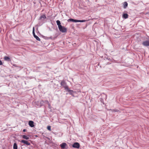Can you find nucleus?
<instances>
[{
	"label": "nucleus",
	"mask_w": 149,
	"mask_h": 149,
	"mask_svg": "<svg viewBox=\"0 0 149 149\" xmlns=\"http://www.w3.org/2000/svg\"><path fill=\"white\" fill-rule=\"evenodd\" d=\"M61 85L63 86L65 90H66L68 88L67 86L66 83L64 81H62L61 82Z\"/></svg>",
	"instance_id": "f257e3e1"
},
{
	"label": "nucleus",
	"mask_w": 149,
	"mask_h": 149,
	"mask_svg": "<svg viewBox=\"0 0 149 149\" xmlns=\"http://www.w3.org/2000/svg\"><path fill=\"white\" fill-rule=\"evenodd\" d=\"M33 34L34 37L38 41H40V39L37 36L35 35V28L33 27Z\"/></svg>",
	"instance_id": "f03ea898"
},
{
	"label": "nucleus",
	"mask_w": 149,
	"mask_h": 149,
	"mask_svg": "<svg viewBox=\"0 0 149 149\" xmlns=\"http://www.w3.org/2000/svg\"><path fill=\"white\" fill-rule=\"evenodd\" d=\"M58 29L59 31L62 33H65L67 31V29L63 26H62Z\"/></svg>",
	"instance_id": "7ed1b4c3"
},
{
	"label": "nucleus",
	"mask_w": 149,
	"mask_h": 149,
	"mask_svg": "<svg viewBox=\"0 0 149 149\" xmlns=\"http://www.w3.org/2000/svg\"><path fill=\"white\" fill-rule=\"evenodd\" d=\"M72 147L74 148H78L80 147V145L78 143L75 142L72 145Z\"/></svg>",
	"instance_id": "20e7f679"
},
{
	"label": "nucleus",
	"mask_w": 149,
	"mask_h": 149,
	"mask_svg": "<svg viewBox=\"0 0 149 149\" xmlns=\"http://www.w3.org/2000/svg\"><path fill=\"white\" fill-rule=\"evenodd\" d=\"M142 45L145 46H149V40L144 41L142 42Z\"/></svg>",
	"instance_id": "39448f33"
},
{
	"label": "nucleus",
	"mask_w": 149,
	"mask_h": 149,
	"mask_svg": "<svg viewBox=\"0 0 149 149\" xmlns=\"http://www.w3.org/2000/svg\"><path fill=\"white\" fill-rule=\"evenodd\" d=\"M60 146L62 149H64L65 148L66 146H67V144L65 143H63Z\"/></svg>",
	"instance_id": "423d86ee"
},
{
	"label": "nucleus",
	"mask_w": 149,
	"mask_h": 149,
	"mask_svg": "<svg viewBox=\"0 0 149 149\" xmlns=\"http://www.w3.org/2000/svg\"><path fill=\"white\" fill-rule=\"evenodd\" d=\"M21 142L27 145H31V144L29 142L27 141L26 140H22Z\"/></svg>",
	"instance_id": "0eeeda50"
},
{
	"label": "nucleus",
	"mask_w": 149,
	"mask_h": 149,
	"mask_svg": "<svg viewBox=\"0 0 149 149\" xmlns=\"http://www.w3.org/2000/svg\"><path fill=\"white\" fill-rule=\"evenodd\" d=\"M29 124L30 127H34V122L32 121H29Z\"/></svg>",
	"instance_id": "6e6552de"
},
{
	"label": "nucleus",
	"mask_w": 149,
	"mask_h": 149,
	"mask_svg": "<svg viewBox=\"0 0 149 149\" xmlns=\"http://www.w3.org/2000/svg\"><path fill=\"white\" fill-rule=\"evenodd\" d=\"M4 60L8 61H11V59L8 56H5L4 57Z\"/></svg>",
	"instance_id": "1a4fd4ad"
},
{
	"label": "nucleus",
	"mask_w": 149,
	"mask_h": 149,
	"mask_svg": "<svg viewBox=\"0 0 149 149\" xmlns=\"http://www.w3.org/2000/svg\"><path fill=\"white\" fill-rule=\"evenodd\" d=\"M66 90H67V91L70 94L72 95H73V93H74L73 91L70 90L68 88V89H67Z\"/></svg>",
	"instance_id": "9d476101"
},
{
	"label": "nucleus",
	"mask_w": 149,
	"mask_h": 149,
	"mask_svg": "<svg viewBox=\"0 0 149 149\" xmlns=\"http://www.w3.org/2000/svg\"><path fill=\"white\" fill-rule=\"evenodd\" d=\"M56 22L58 26V28H60V27H61V26H62L61 25L60 21L59 20H57V21H56Z\"/></svg>",
	"instance_id": "9b49d317"
},
{
	"label": "nucleus",
	"mask_w": 149,
	"mask_h": 149,
	"mask_svg": "<svg viewBox=\"0 0 149 149\" xmlns=\"http://www.w3.org/2000/svg\"><path fill=\"white\" fill-rule=\"evenodd\" d=\"M123 8H126L128 6V3L126 2H125L123 3Z\"/></svg>",
	"instance_id": "f8f14e48"
},
{
	"label": "nucleus",
	"mask_w": 149,
	"mask_h": 149,
	"mask_svg": "<svg viewBox=\"0 0 149 149\" xmlns=\"http://www.w3.org/2000/svg\"><path fill=\"white\" fill-rule=\"evenodd\" d=\"M128 15L126 13H125L123 15V17L125 19L127 18L128 17Z\"/></svg>",
	"instance_id": "ddd939ff"
},
{
	"label": "nucleus",
	"mask_w": 149,
	"mask_h": 149,
	"mask_svg": "<svg viewBox=\"0 0 149 149\" xmlns=\"http://www.w3.org/2000/svg\"><path fill=\"white\" fill-rule=\"evenodd\" d=\"M22 137L23 139H25L26 140H28L29 139V137H28L27 136L25 135H22Z\"/></svg>",
	"instance_id": "4468645a"
},
{
	"label": "nucleus",
	"mask_w": 149,
	"mask_h": 149,
	"mask_svg": "<svg viewBox=\"0 0 149 149\" xmlns=\"http://www.w3.org/2000/svg\"><path fill=\"white\" fill-rule=\"evenodd\" d=\"M46 16L45 15H43L40 16V19H42V18L46 19Z\"/></svg>",
	"instance_id": "2eb2a0df"
},
{
	"label": "nucleus",
	"mask_w": 149,
	"mask_h": 149,
	"mask_svg": "<svg viewBox=\"0 0 149 149\" xmlns=\"http://www.w3.org/2000/svg\"><path fill=\"white\" fill-rule=\"evenodd\" d=\"M13 149H17V143H15L13 145Z\"/></svg>",
	"instance_id": "dca6fc26"
},
{
	"label": "nucleus",
	"mask_w": 149,
	"mask_h": 149,
	"mask_svg": "<svg viewBox=\"0 0 149 149\" xmlns=\"http://www.w3.org/2000/svg\"><path fill=\"white\" fill-rule=\"evenodd\" d=\"M87 20H79V22H84L86 21Z\"/></svg>",
	"instance_id": "f3484780"
},
{
	"label": "nucleus",
	"mask_w": 149,
	"mask_h": 149,
	"mask_svg": "<svg viewBox=\"0 0 149 149\" xmlns=\"http://www.w3.org/2000/svg\"><path fill=\"white\" fill-rule=\"evenodd\" d=\"M68 22H73V19H72V18H70V19H68Z\"/></svg>",
	"instance_id": "a211bd4d"
},
{
	"label": "nucleus",
	"mask_w": 149,
	"mask_h": 149,
	"mask_svg": "<svg viewBox=\"0 0 149 149\" xmlns=\"http://www.w3.org/2000/svg\"><path fill=\"white\" fill-rule=\"evenodd\" d=\"M51 126H48L47 127V129L49 130L50 131H51Z\"/></svg>",
	"instance_id": "6ab92c4d"
},
{
	"label": "nucleus",
	"mask_w": 149,
	"mask_h": 149,
	"mask_svg": "<svg viewBox=\"0 0 149 149\" xmlns=\"http://www.w3.org/2000/svg\"><path fill=\"white\" fill-rule=\"evenodd\" d=\"M73 22H79V20L74 19H73Z\"/></svg>",
	"instance_id": "aec40b11"
},
{
	"label": "nucleus",
	"mask_w": 149,
	"mask_h": 149,
	"mask_svg": "<svg viewBox=\"0 0 149 149\" xmlns=\"http://www.w3.org/2000/svg\"><path fill=\"white\" fill-rule=\"evenodd\" d=\"M13 66H14L15 67H18L17 65H15V64H14L13 65Z\"/></svg>",
	"instance_id": "412c9836"
},
{
	"label": "nucleus",
	"mask_w": 149,
	"mask_h": 149,
	"mask_svg": "<svg viewBox=\"0 0 149 149\" xmlns=\"http://www.w3.org/2000/svg\"><path fill=\"white\" fill-rule=\"evenodd\" d=\"M113 111H114L115 112H118V111H119L118 110H113Z\"/></svg>",
	"instance_id": "4be33fe9"
},
{
	"label": "nucleus",
	"mask_w": 149,
	"mask_h": 149,
	"mask_svg": "<svg viewBox=\"0 0 149 149\" xmlns=\"http://www.w3.org/2000/svg\"><path fill=\"white\" fill-rule=\"evenodd\" d=\"M2 63L1 61L0 60V65H2Z\"/></svg>",
	"instance_id": "5701e85b"
},
{
	"label": "nucleus",
	"mask_w": 149,
	"mask_h": 149,
	"mask_svg": "<svg viewBox=\"0 0 149 149\" xmlns=\"http://www.w3.org/2000/svg\"><path fill=\"white\" fill-rule=\"evenodd\" d=\"M26 129H24L23 130V132H25L26 131Z\"/></svg>",
	"instance_id": "b1692460"
},
{
	"label": "nucleus",
	"mask_w": 149,
	"mask_h": 149,
	"mask_svg": "<svg viewBox=\"0 0 149 149\" xmlns=\"http://www.w3.org/2000/svg\"><path fill=\"white\" fill-rule=\"evenodd\" d=\"M46 102H47V104H48L49 105V106L50 105H49V102L48 101H46Z\"/></svg>",
	"instance_id": "393cba45"
},
{
	"label": "nucleus",
	"mask_w": 149,
	"mask_h": 149,
	"mask_svg": "<svg viewBox=\"0 0 149 149\" xmlns=\"http://www.w3.org/2000/svg\"><path fill=\"white\" fill-rule=\"evenodd\" d=\"M103 99H102V98H101L100 99V101L102 102V100Z\"/></svg>",
	"instance_id": "a878e982"
},
{
	"label": "nucleus",
	"mask_w": 149,
	"mask_h": 149,
	"mask_svg": "<svg viewBox=\"0 0 149 149\" xmlns=\"http://www.w3.org/2000/svg\"><path fill=\"white\" fill-rule=\"evenodd\" d=\"M105 97H106V99L107 98V95H105Z\"/></svg>",
	"instance_id": "bb28decb"
},
{
	"label": "nucleus",
	"mask_w": 149,
	"mask_h": 149,
	"mask_svg": "<svg viewBox=\"0 0 149 149\" xmlns=\"http://www.w3.org/2000/svg\"><path fill=\"white\" fill-rule=\"evenodd\" d=\"M102 94H104V95H105L104 94V93H103Z\"/></svg>",
	"instance_id": "cd10ccee"
}]
</instances>
